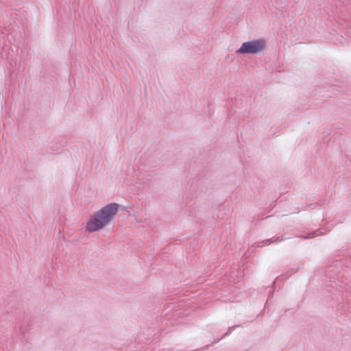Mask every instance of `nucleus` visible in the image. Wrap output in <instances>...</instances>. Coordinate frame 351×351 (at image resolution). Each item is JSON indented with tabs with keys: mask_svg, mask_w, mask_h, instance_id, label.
<instances>
[{
	"mask_svg": "<svg viewBox=\"0 0 351 351\" xmlns=\"http://www.w3.org/2000/svg\"><path fill=\"white\" fill-rule=\"evenodd\" d=\"M118 208L117 204L112 203L95 213L86 222V231L93 232L103 229L113 219Z\"/></svg>",
	"mask_w": 351,
	"mask_h": 351,
	"instance_id": "nucleus-1",
	"label": "nucleus"
},
{
	"mask_svg": "<svg viewBox=\"0 0 351 351\" xmlns=\"http://www.w3.org/2000/svg\"><path fill=\"white\" fill-rule=\"evenodd\" d=\"M264 40H254L243 43L241 47L237 51V53H258L265 48Z\"/></svg>",
	"mask_w": 351,
	"mask_h": 351,
	"instance_id": "nucleus-2",
	"label": "nucleus"
}]
</instances>
